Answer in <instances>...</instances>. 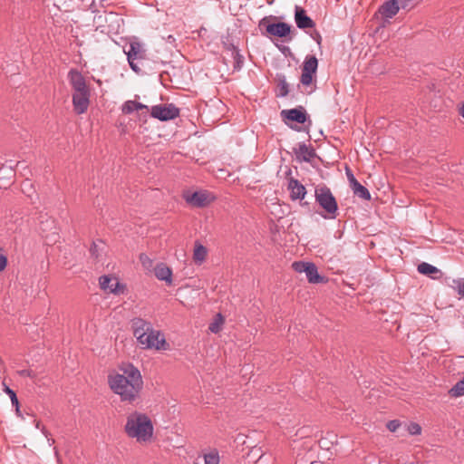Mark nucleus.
I'll use <instances>...</instances> for the list:
<instances>
[{
  "label": "nucleus",
  "instance_id": "nucleus-1",
  "mask_svg": "<svg viewBox=\"0 0 464 464\" xmlns=\"http://www.w3.org/2000/svg\"><path fill=\"white\" fill-rule=\"evenodd\" d=\"M120 372L109 375L108 382L111 391L122 401L132 402L140 397L143 380L140 370L131 363H123Z\"/></svg>",
  "mask_w": 464,
  "mask_h": 464
},
{
  "label": "nucleus",
  "instance_id": "nucleus-2",
  "mask_svg": "<svg viewBox=\"0 0 464 464\" xmlns=\"http://www.w3.org/2000/svg\"><path fill=\"white\" fill-rule=\"evenodd\" d=\"M133 334L143 349L167 350L169 344L164 334L155 330L150 322L141 318L132 321Z\"/></svg>",
  "mask_w": 464,
  "mask_h": 464
},
{
  "label": "nucleus",
  "instance_id": "nucleus-3",
  "mask_svg": "<svg viewBox=\"0 0 464 464\" xmlns=\"http://www.w3.org/2000/svg\"><path fill=\"white\" fill-rule=\"evenodd\" d=\"M124 430L129 438L147 442L151 440L154 428L147 414L135 411L128 415Z\"/></svg>",
  "mask_w": 464,
  "mask_h": 464
},
{
  "label": "nucleus",
  "instance_id": "nucleus-4",
  "mask_svg": "<svg viewBox=\"0 0 464 464\" xmlns=\"http://www.w3.org/2000/svg\"><path fill=\"white\" fill-rule=\"evenodd\" d=\"M68 80L73 91V110L77 114H82L88 110L91 96L85 78L78 70L72 69L68 72Z\"/></svg>",
  "mask_w": 464,
  "mask_h": 464
},
{
  "label": "nucleus",
  "instance_id": "nucleus-5",
  "mask_svg": "<svg viewBox=\"0 0 464 464\" xmlns=\"http://www.w3.org/2000/svg\"><path fill=\"white\" fill-rule=\"evenodd\" d=\"M314 198L318 205L328 214V217L323 216L324 218H336L338 211L337 201L328 187L325 185L316 187L314 189Z\"/></svg>",
  "mask_w": 464,
  "mask_h": 464
},
{
  "label": "nucleus",
  "instance_id": "nucleus-6",
  "mask_svg": "<svg viewBox=\"0 0 464 464\" xmlns=\"http://www.w3.org/2000/svg\"><path fill=\"white\" fill-rule=\"evenodd\" d=\"M150 111L152 118L161 121L174 120L179 116V109L173 103L154 105Z\"/></svg>",
  "mask_w": 464,
  "mask_h": 464
},
{
  "label": "nucleus",
  "instance_id": "nucleus-7",
  "mask_svg": "<svg viewBox=\"0 0 464 464\" xmlns=\"http://www.w3.org/2000/svg\"><path fill=\"white\" fill-rule=\"evenodd\" d=\"M124 53L127 55L128 63L130 68L139 72L140 71L138 63L136 61H140L145 59L146 51L143 45L139 42H131L128 47V49H124Z\"/></svg>",
  "mask_w": 464,
  "mask_h": 464
},
{
  "label": "nucleus",
  "instance_id": "nucleus-8",
  "mask_svg": "<svg viewBox=\"0 0 464 464\" xmlns=\"http://www.w3.org/2000/svg\"><path fill=\"white\" fill-rule=\"evenodd\" d=\"M318 68V60L314 55H307L302 66L300 82L304 86H309L313 82L314 74Z\"/></svg>",
  "mask_w": 464,
  "mask_h": 464
},
{
  "label": "nucleus",
  "instance_id": "nucleus-9",
  "mask_svg": "<svg viewBox=\"0 0 464 464\" xmlns=\"http://www.w3.org/2000/svg\"><path fill=\"white\" fill-rule=\"evenodd\" d=\"M185 199L193 207L203 208L213 201L214 197L206 190H199L185 195Z\"/></svg>",
  "mask_w": 464,
  "mask_h": 464
},
{
  "label": "nucleus",
  "instance_id": "nucleus-10",
  "mask_svg": "<svg viewBox=\"0 0 464 464\" xmlns=\"http://www.w3.org/2000/svg\"><path fill=\"white\" fill-rule=\"evenodd\" d=\"M295 22L296 26L302 30L314 28L315 26V23L307 15L306 11L299 5H295Z\"/></svg>",
  "mask_w": 464,
  "mask_h": 464
},
{
  "label": "nucleus",
  "instance_id": "nucleus-11",
  "mask_svg": "<svg viewBox=\"0 0 464 464\" xmlns=\"http://www.w3.org/2000/svg\"><path fill=\"white\" fill-rule=\"evenodd\" d=\"M281 116L285 121H295L302 124L309 119L305 110L302 106L290 110H283Z\"/></svg>",
  "mask_w": 464,
  "mask_h": 464
},
{
  "label": "nucleus",
  "instance_id": "nucleus-12",
  "mask_svg": "<svg viewBox=\"0 0 464 464\" xmlns=\"http://www.w3.org/2000/svg\"><path fill=\"white\" fill-rule=\"evenodd\" d=\"M266 30L273 36L285 38L290 34L292 26L285 22H278L267 24Z\"/></svg>",
  "mask_w": 464,
  "mask_h": 464
},
{
  "label": "nucleus",
  "instance_id": "nucleus-13",
  "mask_svg": "<svg viewBox=\"0 0 464 464\" xmlns=\"http://www.w3.org/2000/svg\"><path fill=\"white\" fill-rule=\"evenodd\" d=\"M287 188L290 191V198L293 200H302L306 195L305 187L294 178L289 179Z\"/></svg>",
  "mask_w": 464,
  "mask_h": 464
},
{
  "label": "nucleus",
  "instance_id": "nucleus-14",
  "mask_svg": "<svg viewBox=\"0 0 464 464\" xmlns=\"http://www.w3.org/2000/svg\"><path fill=\"white\" fill-rule=\"evenodd\" d=\"M295 153L299 161L311 162V160L316 157L314 149L307 146L305 143H299Z\"/></svg>",
  "mask_w": 464,
  "mask_h": 464
},
{
  "label": "nucleus",
  "instance_id": "nucleus-15",
  "mask_svg": "<svg viewBox=\"0 0 464 464\" xmlns=\"http://www.w3.org/2000/svg\"><path fill=\"white\" fill-rule=\"evenodd\" d=\"M99 283L102 290L112 294H118L121 286L116 278H111L109 276H102L99 279Z\"/></svg>",
  "mask_w": 464,
  "mask_h": 464
},
{
  "label": "nucleus",
  "instance_id": "nucleus-16",
  "mask_svg": "<svg viewBox=\"0 0 464 464\" xmlns=\"http://www.w3.org/2000/svg\"><path fill=\"white\" fill-rule=\"evenodd\" d=\"M400 9L397 0H390L380 7L379 12L386 18H392Z\"/></svg>",
  "mask_w": 464,
  "mask_h": 464
},
{
  "label": "nucleus",
  "instance_id": "nucleus-17",
  "mask_svg": "<svg viewBox=\"0 0 464 464\" xmlns=\"http://www.w3.org/2000/svg\"><path fill=\"white\" fill-rule=\"evenodd\" d=\"M156 277L160 281H165L169 285L172 283V271L165 264L160 263L154 268Z\"/></svg>",
  "mask_w": 464,
  "mask_h": 464
},
{
  "label": "nucleus",
  "instance_id": "nucleus-18",
  "mask_svg": "<svg viewBox=\"0 0 464 464\" xmlns=\"http://www.w3.org/2000/svg\"><path fill=\"white\" fill-rule=\"evenodd\" d=\"M305 269V276L309 283L318 284L324 282V277L318 274L317 267L314 263L310 262Z\"/></svg>",
  "mask_w": 464,
  "mask_h": 464
},
{
  "label": "nucleus",
  "instance_id": "nucleus-19",
  "mask_svg": "<svg viewBox=\"0 0 464 464\" xmlns=\"http://www.w3.org/2000/svg\"><path fill=\"white\" fill-rule=\"evenodd\" d=\"M139 110H147V111H149V106H147V105H145V104H143L141 102H135V101L129 100V101L125 102L122 104V107H121V111L124 114H130L133 111H139Z\"/></svg>",
  "mask_w": 464,
  "mask_h": 464
},
{
  "label": "nucleus",
  "instance_id": "nucleus-20",
  "mask_svg": "<svg viewBox=\"0 0 464 464\" xmlns=\"http://www.w3.org/2000/svg\"><path fill=\"white\" fill-rule=\"evenodd\" d=\"M276 80L277 82L278 92L276 93L277 97H285L289 93V85L286 82V77L283 73H277L276 76Z\"/></svg>",
  "mask_w": 464,
  "mask_h": 464
},
{
  "label": "nucleus",
  "instance_id": "nucleus-21",
  "mask_svg": "<svg viewBox=\"0 0 464 464\" xmlns=\"http://www.w3.org/2000/svg\"><path fill=\"white\" fill-rule=\"evenodd\" d=\"M351 188L355 196L358 198L364 199V200H370L371 199V193L368 190L367 188L362 186L359 181L356 183L353 182V185L351 186Z\"/></svg>",
  "mask_w": 464,
  "mask_h": 464
},
{
  "label": "nucleus",
  "instance_id": "nucleus-22",
  "mask_svg": "<svg viewBox=\"0 0 464 464\" xmlns=\"http://www.w3.org/2000/svg\"><path fill=\"white\" fill-rule=\"evenodd\" d=\"M207 248L201 244H196L193 253V259L196 263H202L207 257Z\"/></svg>",
  "mask_w": 464,
  "mask_h": 464
},
{
  "label": "nucleus",
  "instance_id": "nucleus-23",
  "mask_svg": "<svg viewBox=\"0 0 464 464\" xmlns=\"http://www.w3.org/2000/svg\"><path fill=\"white\" fill-rule=\"evenodd\" d=\"M417 270L420 274L426 275V276H432L433 274L440 273V270L436 266H434L429 263H426V262L420 263L418 266Z\"/></svg>",
  "mask_w": 464,
  "mask_h": 464
},
{
  "label": "nucleus",
  "instance_id": "nucleus-24",
  "mask_svg": "<svg viewBox=\"0 0 464 464\" xmlns=\"http://www.w3.org/2000/svg\"><path fill=\"white\" fill-rule=\"evenodd\" d=\"M449 394L452 398H458L464 395V377L449 390Z\"/></svg>",
  "mask_w": 464,
  "mask_h": 464
},
{
  "label": "nucleus",
  "instance_id": "nucleus-25",
  "mask_svg": "<svg viewBox=\"0 0 464 464\" xmlns=\"http://www.w3.org/2000/svg\"><path fill=\"white\" fill-rule=\"evenodd\" d=\"M21 187H22L23 193L24 195H26V197H28L33 201V198H34V196H36V192H35V189H34V185L31 182V180L25 179L22 183Z\"/></svg>",
  "mask_w": 464,
  "mask_h": 464
},
{
  "label": "nucleus",
  "instance_id": "nucleus-26",
  "mask_svg": "<svg viewBox=\"0 0 464 464\" xmlns=\"http://www.w3.org/2000/svg\"><path fill=\"white\" fill-rule=\"evenodd\" d=\"M204 464H219V455L218 452L214 450L209 453H206L203 455Z\"/></svg>",
  "mask_w": 464,
  "mask_h": 464
},
{
  "label": "nucleus",
  "instance_id": "nucleus-27",
  "mask_svg": "<svg viewBox=\"0 0 464 464\" xmlns=\"http://www.w3.org/2000/svg\"><path fill=\"white\" fill-rule=\"evenodd\" d=\"M232 56L234 59V69L240 70L244 63V56L240 53L239 50L233 47Z\"/></svg>",
  "mask_w": 464,
  "mask_h": 464
},
{
  "label": "nucleus",
  "instance_id": "nucleus-28",
  "mask_svg": "<svg viewBox=\"0 0 464 464\" xmlns=\"http://www.w3.org/2000/svg\"><path fill=\"white\" fill-rule=\"evenodd\" d=\"M223 323H224V319H223L222 315L220 314H218L215 320L212 323H210V324L208 326V330L211 333L217 334L220 331L221 325Z\"/></svg>",
  "mask_w": 464,
  "mask_h": 464
},
{
  "label": "nucleus",
  "instance_id": "nucleus-29",
  "mask_svg": "<svg viewBox=\"0 0 464 464\" xmlns=\"http://www.w3.org/2000/svg\"><path fill=\"white\" fill-rule=\"evenodd\" d=\"M308 264H310V262L295 261L293 263L292 267L297 273H305V267L308 266Z\"/></svg>",
  "mask_w": 464,
  "mask_h": 464
},
{
  "label": "nucleus",
  "instance_id": "nucleus-30",
  "mask_svg": "<svg viewBox=\"0 0 464 464\" xmlns=\"http://www.w3.org/2000/svg\"><path fill=\"white\" fill-rule=\"evenodd\" d=\"M454 290L461 296L464 297V279H458L453 281Z\"/></svg>",
  "mask_w": 464,
  "mask_h": 464
},
{
  "label": "nucleus",
  "instance_id": "nucleus-31",
  "mask_svg": "<svg viewBox=\"0 0 464 464\" xmlns=\"http://www.w3.org/2000/svg\"><path fill=\"white\" fill-rule=\"evenodd\" d=\"M4 392L9 396L12 405L17 406V402H19V401L17 399L15 392L9 388L8 386L5 387Z\"/></svg>",
  "mask_w": 464,
  "mask_h": 464
},
{
  "label": "nucleus",
  "instance_id": "nucleus-32",
  "mask_svg": "<svg viewBox=\"0 0 464 464\" xmlns=\"http://www.w3.org/2000/svg\"><path fill=\"white\" fill-rule=\"evenodd\" d=\"M407 431L411 435H419L421 432V427L416 422H411L407 426Z\"/></svg>",
  "mask_w": 464,
  "mask_h": 464
},
{
  "label": "nucleus",
  "instance_id": "nucleus-33",
  "mask_svg": "<svg viewBox=\"0 0 464 464\" xmlns=\"http://www.w3.org/2000/svg\"><path fill=\"white\" fill-rule=\"evenodd\" d=\"M400 8L410 10L414 6L413 0H397Z\"/></svg>",
  "mask_w": 464,
  "mask_h": 464
},
{
  "label": "nucleus",
  "instance_id": "nucleus-34",
  "mask_svg": "<svg viewBox=\"0 0 464 464\" xmlns=\"http://www.w3.org/2000/svg\"><path fill=\"white\" fill-rule=\"evenodd\" d=\"M36 428L40 429V423L39 422L36 423ZM41 431L46 437V439L48 440V444L50 446H52L54 443V440L52 439V438H49V435H50L49 431L44 427L41 428Z\"/></svg>",
  "mask_w": 464,
  "mask_h": 464
},
{
  "label": "nucleus",
  "instance_id": "nucleus-35",
  "mask_svg": "<svg viewBox=\"0 0 464 464\" xmlns=\"http://www.w3.org/2000/svg\"><path fill=\"white\" fill-rule=\"evenodd\" d=\"M401 423L397 420H390L387 423V428L390 431L394 432L397 430V429L400 427Z\"/></svg>",
  "mask_w": 464,
  "mask_h": 464
},
{
  "label": "nucleus",
  "instance_id": "nucleus-36",
  "mask_svg": "<svg viewBox=\"0 0 464 464\" xmlns=\"http://www.w3.org/2000/svg\"><path fill=\"white\" fill-rule=\"evenodd\" d=\"M346 176H347V179H348V181L350 183V187L352 185H353V182H357L358 180L355 179L353 173L352 172V170L349 169V168H346Z\"/></svg>",
  "mask_w": 464,
  "mask_h": 464
},
{
  "label": "nucleus",
  "instance_id": "nucleus-37",
  "mask_svg": "<svg viewBox=\"0 0 464 464\" xmlns=\"http://www.w3.org/2000/svg\"><path fill=\"white\" fill-rule=\"evenodd\" d=\"M311 37L313 40H314L317 43L318 45H321L322 36L319 32L314 31V33L311 34Z\"/></svg>",
  "mask_w": 464,
  "mask_h": 464
},
{
  "label": "nucleus",
  "instance_id": "nucleus-38",
  "mask_svg": "<svg viewBox=\"0 0 464 464\" xmlns=\"http://www.w3.org/2000/svg\"><path fill=\"white\" fill-rule=\"evenodd\" d=\"M7 265V258L5 256L0 254V272L5 270Z\"/></svg>",
  "mask_w": 464,
  "mask_h": 464
},
{
  "label": "nucleus",
  "instance_id": "nucleus-39",
  "mask_svg": "<svg viewBox=\"0 0 464 464\" xmlns=\"http://www.w3.org/2000/svg\"><path fill=\"white\" fill-rule=\"evenodd\" d=\"M140 259L144 266H146L148 264L150 265L151 263V260L145 254H141L140 256Z\"/></svg>",
  "mask_w": 464,
  "mask_h": 464
},
{
  "label": "nucleus",
  "instance_id": "nucleus-40",
  "mask_svg": "<svg viewBox=\"0 0 464 464\" xmlns=\"http://www.w3.org/2000/svg\"><path fill=\"white\" fill-rule=\"evenodd\" d=\"M15 408V412H16V415L19 416V417H22V414H21V411H20V407H19V402H17V406H14Z\"/></svg>",
  "mask_w": 464,
  "mask_h": 464
},
{
  "label": "nucleus",
  "instance_id": "nucleus-41",
  "mask_svg": "<svg viewBox=\"0 0 464 464\" xmlns=\"http://www.w3.org/2000/svg\"><path fill=\"white\" fill-rule=\"evenodd\" d=\"M459 113L464 118V103L459 108Z\"/></svg>",
  "mask_w": 464,
  "mask_h": 464
},
{
  "label": "nucleus",
  "instance_id": "nucleus-42",
  "mask_svg": "<svg viewBox=\"0 0 464 464\" xmlns=\"http://www.w3.org/2000/svg\"><path fill=\"white\" fill-rule=\"evenodd\" d=\"M199 459H200V457L197 458L196 461H195V464H199Z\"/></svg>",
  "mask_w": 464,
  "mask_h": 464
},
{
  "label": "nucleus",
  "instance_id": "nucleus-43",
  "mask_svg": "<svg viewBox=\"0 0 464 464\" xmlns=\"http://www.w3.org/2000/svg\"><path fill=\"white\" fill-rule=\"evenodd\" d=\"M265 20H266V18L262 19V21L260 22V24H263Z\"/></svg>",
  "mask_w": 464,
  "mask_h": 464
}]
</instances>
